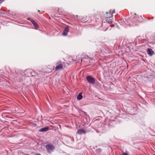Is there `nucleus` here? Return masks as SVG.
<instances>
[{"label":"nucleus","instance_id":"6e6552de","mask_svg":"<svg viewBox=\"0 0 155 155\" xmlns=\"http://www.w3.org/2000/svg\"><path fill=\"white\" fill-rule=\"evenodd\" d=\"M69 28L68 26H67L65 28L63 32L62 33V35L64 36L67 35L68 32L69 31Z\"/></svg>","mask_w":155,"mask_h":155},{"label":"nucleus","instance_id":"7ed1b4c3","mask_svg":"<svg viewBox=\"0 0 155 155\" xmlns=\"http://www.w3.org/2000/svg\"><path fill=\"white\" fill-rule=\"evenodd\" d=\"M24 75L23 73H17L16 71H15L14 73V74H13L14 78L18 81L21 82L25 79V76Z\"/></svg>","mask_w":155,"mask_h":155},{"label":"nucleus","instance_id":"4be33fe9","mask_svg":"<svg viewBox=\"0 0 155 155\" xmlns=\"http://www.w3.org/2000/svg\"><path fill=\"white\" fill-rule=\"evenodd\" d=\"M99 135H101V134H99Z\"/></svg>","mask_w":155,"mask_h":155},{"label":"nucleus","instance_id":"39448f33","mask_svg":"<svg viewBox=\"0 0 155 155\" xmlns=\"http://www.w3.org/2000/svg\"><path fill=\"white\" fill-rule=\"evenodd\" d=\"M64 62H61L60 61H58L56 63L57 65L56 67H55V71H60L63 68L64 65Z\"/></svg>","mask_w":155,"mask_h":155},{"label":"nucleus","instance_id":"4468645a","mask_svg":"<svg viewBox=\"0 0 155 155\" xmlns=\"http://www.w3.org/2000/svg\"><path fill=\"white\" fill-rule=\"evenodd\" d=\"M102 150L101 148H98L96 150V153H99L101 152Z\"/></svg>","mask_w":155,"mask_h":155},{"label":"nucleus","instance_id":"f3484780","mask_svg":"<svg viewBox=\"0 0 155 155\" xmlns=\"http://www.w3.org/2000/svg\"><path fill=\"white\" fill-rule=\"evenodd\" d=\"M96 132L97 133H99L100 132V131L97 130H96Z\"/></svg>","mask_w":155,"mask_h":155},{"label":"nucleus","instance_id":"f03ea898","mask_svg":"<svg viewBox=\"0 0 155 155\" xmlns=\"http://www.w3.org/2000/svg\"><path fill=\"white\" fill-rule=\"evenodd\" d=\"M23 73L25 76L27 77H29L31 76H38V73L32 69H29L26 70L23 72Z\"/></svg>","mask_w":155,"mask_h":155},{"label":"nucleus","instance_id":"dca6fc26","mask_svg":"<svg viewBox=\"0 0 155 155\" xmlns=\"http://www.w3.org/2000/svg\"><path fill=\"white\" fill-rule=\"evenodd\" d=\"M122 155H128V154H127V153H124Z\"/></svg>","mask_w":155,"mask_h":155},{"label":"nucleus","instance_id":"f8f14e48","mask_svg":"<svg viewBox=\"0 0 155 155\" xmlns=\"http://www.w3.org/2000/svg\"><path fill=\"white\" fill-rule=\"evenodd\" d=\"M49 128L48 127L42 128L39 130V132L47 131L49 130Z\"/></svg>","mask_w":155,"mask_h":155},{"label":"nucleus","instance_id":"423d86ee","mask_svg":"<svg viewBox=\"0 0 155 155\" xmlns=\"http://www.w3.org/2000/svg\"><path fill=\"white\" fill-rule=\"evenodd\" d=\"M45 147L47 151L49 153L53 151L55 149L54 146L51 144H48L46 145Z\"/></svg>","mask_w":155,"mask_h":155},{"label":"nucleus","instance_id":"6ab92c4d","mask_svg":"<svg viewBox=\"0 0 155 155\" xmlns=\"http://www.w3.org/2000/svg\"><path fill=\"white\" fill-rule=\"evenodd\" d=\"M2 3V2L1 1V0H0V4H1Z\"/></svg>","mask_w":155,"mask_h":155},{"label":"nucleus","instance_id":"1a4fd4ad","mask_svg":"<svg viewBox=\"0 0 155 155\" xmlns=\"http://www.w3.org/2000/svg\"><path fill=\"white\" fill-rule=\"evenodd\" d=\"M27 20L30 21L31 23L36 28H39V26L38 24L35 22L34 20L31 19V18H28Z\"/></svg>","mask_w":155,"mask_h":155},{"label":"nucleus","instance_id":"aec40b11","mask_svg":"<svg viewBox=\"0 0 155 155\" xmlns=\"http://www.w3.org/2000/svg\"><path fill=\"white\" fill-rule=\"evenodd\" d=\"M25 155H30L26 153V154H25Z\"/></svg>","mask_w":155,"mask_h":155},{"label":"nucleus","instance_id":"412c9836","mask_svg":"<svg viewBox=\"0 0 155 155\" xmlns=\"http://www.w3.org/2000/svg\"><path fill=\"white\" fill-rule=\"evenodd\" d=\"M38 12H40V11L39 10H38Z\"/></svg>","mask_w":155,"mask_h":155},{"label":"nucleus","instance_id":"9b49d317","mask_svg":"<svg viewBox=\"0 0 155 155\" xmlns=\"http://www.w3.org/2000/svg\"><path fill=\"white\" fill-rule=\"evenodd\" d=\"M86 133V131L82 129H80L78 130L77 134H85Z\"/></svg>","mask_w":155,"mask_h":155},{"label":"nucleus","instance_id":"ddd939ff","mask_svg":"<svg viewBox=\"0 0 155 155\" xmlns=\"http://www.w3.org/2000/svg\"><path fill=\"white\" fill-rule=\"evenodd\" d=\"M82 93H80L77 97V99L78 100H81L82 99L83 96L82 95Z\"/></svg>","mask_w":155,"mask_h":155},{"label":"nucleus","instance_id":"0eeeda50","mask_svg":"<svg viewBox=\"0 0 155 155\" xmlns=\"http://www.w3.org/2000/svg\"><path fill=\"white\" fill-rule=\"evenodd\" d=\"M86 79L90 83L94 84L95 82L96 79L91 76L88 75L86 77Z\"/></svg>","mask_w":155,"mask_h":155},{"label":"nucleus","instance_id":"a211bd4d","mask_svg":"<svg viewBox=\"0 0 155 155\" xmlns=\"http://www.w3.org/2000/svg\"><path fill=\"white\" fill-rule=\"evenodd\" d=\"M87 58H89L90 59L92 60V58H91V57H88V56H87Z\"/></svg>","mask_w":155,"mask_h":155},{"label":"nucleus","instance_id":"f257e3e1","mask_svg":"<svg viewBox=\"0 0 155 155\" xmlns=\"http://www.w3.org/2000/svg\"><path fill=\"white\" fill-rule=\"evenodd\" d=\"M131 19L130 18L125 19V21L128 23H130L128 24V25L130 26L136 25H137L136 23L137 21H140L141 18L136 14H135L131 17Z\"/></svg>","mask_w":155,"mask_h":155},{"label":"nucleus","instance_id":"20e7f679","mask_svg":"<svg viewBox=\"0 0 155 155\" xmlns=\"http://www.w3.org/2000/svg\"><path fill=\"white\" fill-rule=\"evenodd\" d=\"M110 12L108 13L106 12L107 16L106 17L105 19L106 21L109 23H111L112 22V18L113 15L112 14L115 12V10L114 9L113 11H111V10H110Z\"/></svg>","mask_w":155,"mask_h":155},{"label":"nucleus","instance_id":"2eb2a0df","mask_svg":"<svg viewBox=\"0 0 155 155\" xmlns=\"http://www.w3.org/2000/svg\"><path fill=\"white\" fill-rule=\"evenodd\" d=\"M5 12L4 11H2L1 10V11L0 12V14L4 15L5 14Z\"/></svg>","mask_w":155,"mask_h":155},{"label":"nucleus","instance_id":"9d476101","mask_svg":"<svg viewBox=\"0 0 155 155\" xmlns=\"http://www.w3.org/2000/svg\"><path fill=\"white\" fill-rule=\"evenodd\" d=\"M148 54L150 56H152L154 54V52L151 49L148 48L147 49Z\"/></svg>","mask_w":155,"mask_h":155}]
</instances>
